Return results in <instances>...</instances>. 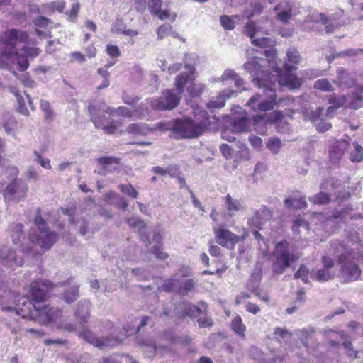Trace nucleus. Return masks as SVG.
Listing matches in <instances>:
<instances>
[{"label":"nucleus","mask_w":363,"mask_h":363,"mask_svg":"<svg viewBox=\"0 0 363 363\" xmlns=\"http://www.w3.org/2000/svg\"><path fill=\"white\" fill-rule=\"evenodd\" d=\"M267 64L266 59L255 57L243 65V68L252 76L255 85L264 88V94H255L247 103V106L255 112L270 111L278 104L275 94L276 82L279 86L293 89L298 88L301 84V79L293 73L296 69L295 66L285 65L283 74L279 70H275L276 74L271 75L266 69Z\"/></svg>","instance_id":"1"},{"label":"nucleus","mask_w":363,"mask_h":363,"mask_svg":"<svg viewBox=\"0 0 363 363\" xmlns=\"http://www.w3.org/2000/svg\"><path fill=\"white\" fill-rule=\"evenodd\" d=\"M88 110L95 126L102 129L108 134L115 133L118 128L122 125V122L119 120L105 117L102 115L103 113H107L109 116L118 115L127 118L136 117L138 118H142L144 115L142 105L131 111L125 106L114 108L108 106L104 101L89 105Z\"/></svg>","instance_id":"2"},{"label":"nucleus","mask_w":363,"mask_h":363,"mask_svg":"<svg viewBox=\"0 0 363 363\" xmlns=\"http://www.w3.org/2000/svg\"><path fill=\"white\" fill-rule=\"evenodd\" d=\"M331 249L340 265V277L346 282L357 280L361 275L359 264L363 263V255L339 241L333 242Z\"/></svg>","instance_id":"3"},{"label":"nucleus","mask_w":363,"mask_h":363,"mask_svg":"<svg viewBox=\"0 0 363 363\" xmlns=\"http://www.w3.org/2000/svg\"><path fill=\"white\" fill-rule=\"evenodd\" d=\"M57 285H54L50 281L46 279L36 280L30 284V294L32 299L25 296H20L18 303L13 308L16 313L23 318L35 319V312L37 311L38 306L34 303H40L46 298L48 291ZM8 311L13 310L12 307L4 308Z\"/></svg>","instance_id":"4"},{"label":"nucleus","mask_w":363,"mask_h":363,"mask_svg":"<svg viewBox=\"0 0 363 363\" xmlns=\"http://www.w3.org/2000/svg\"><path fill=\"white\" fill-rule=\"evenodd\" d=\"M90 307L91 303L87 300L80 301L77 303L74 316L78 320L79 324L83 325L88 321L90 316ZM79 335L90 344L99 348L115 346L121 343L123 340V338L119 337L111 340L109 337L101 340L95 337V335L84 325H82V328L79 330Z\"/></svg>","instance_id":"5"},{"label":"nucleus","mask_w":363,"mask_h":363,"mask_svg":"<svg viewBox=\"0 0 363 363\" xmlns=\"http://www.w3.org/2000/svg\"><path fill=\"white\" fill-rule=\"evenodd\" d=\"M199 115L201 120L199 117L196 121L189 118L176 120L171 127L172 131L184 138H193L202 135L209 124L208 116L205 111H201Z\"/></svg>","instance_id":"6"},{"label":"nucleus","mask_w":363,"mask_h":363,"mask_svg":"<svg viewBox=\"0 0 363 363\" xmlns=\"http://www.w3.org/2000/svg\"><path fill=\"white\" fill-rule=\"evenodd\" d=\"M37 230H31L29 233V240L34 245L44 251L48 250L56 242L58 235L49 229L46 222L42 218L40 210L37 209V214L34 220Z\"/></svg>","instance_id":"7"},{"label":"nucleus","mask_w":363,"mask_h":363,"mask_svg":"<svg viewBox=\"0 0 363 363\" xmlns=\"http://www.w3.org/2000/svg\"><path fill=\"white\" fill-rule=\"evenodd\" d=\"M35 314L36 317L34 320L42 325L52 324L58 329H64L70 332L77 330L76 325L67 323L62 311L57 308L48 305L43 307L38 306Z\"/></svg>","instance_id":"8"},{"label":"nucleus","mask_w":363,"mask_h":363,"mask_svg":"<svg viewBox=\"0 0 363 363\" xmlns=\"http://www.w3.org/2000/svg\"><path fill=\"white\" fill-rule=\"evenodd\" d=\"M299 255L289 252V243L284 240L278 242L272 254V270L275 274H281L299 259Z\"/></svg>","instance_id":"9"},{"label":"nucleus","mask_w":363,"mask_h":363,"mask_svg":"<svg viewBox=\"0 0 363 363\" xmlns=\"http://www.w3.org/2000/svg\"><path fill=\"white\" fill-rule=\"evenodd\" d=\"M284 118L281 111H274L269 113L254 116L252 121L255 130L261 135H264L265 130L262 129L261 126L275 123L277 132L280 133H288L289 130V124L284 121Z\"/></svg>","instance_id":"10"},{"label":"nucleus","mask_w":363,"mask_h":363,"mask_svg":"<svg viewBox=\"0 0 363 363\" xmlns=\"http://www.w3.org/2000/svg\"><path fill=\"white\" fill-rule=\"evenodd\" d=\"M39 54L40 50L38 48L23 47L19 52H16V50L13 52L2 50L1 58L3 61H11V63L16 62L19 69L23 71L29 66L28 58L37 57Z\"/></svg>","instance_id":"11"},{"label":"nucleus","mask_w":363,"mask_h":363,"mask_svg":"<svg viewBox=\"0 0 363 363\" xmlns=\"http://www.w3.org/2000/svg\"><path fill=\"white\" fill-rule=\"evenodd\" d=\"M325 335L328 340V353L337 352L340 348V343H342L350 358L355 359L357 357V351L353 348L350 342L346 340V335L344 332H337L330 330L325 331Z\"/></svg>","instance_id":"12"},{"label":"nucleus","mask_w":363,"mask_h":363,"mask_svg":"<svg viewBox=\"0 0 363 363\" xmlns=\"http://www.w3.org/2000/svg\"><path fill=\"white\" fill-rule=\"evenodd\" d=\"M181 94L178 90L167 89L157 99L149 100L152 108L159 111L172 110L176 108L181 99Z\"/></svg>","instance_id":"13"},{"label":"nucleus","mask_w":363,"mask_h":363,"mask_svg":"<svg viewBox=\"0 0 363 363\" xmlns=\"http://www.w3.org/2000/svg\"><path fill=\"white\" fill-rule=\"evenodd\" d=\"M243 234L241 236L236 235L230 232L224 225L213 227L215 238L216 242L225 247H233L236 243L245 240L248 236L245 228H242Z\"/></svg>","instance_id":"14"},{"label":"nucleus","mask_w":363,"mask_h":363,"mask_svg":"<svg viewBox=\"0 0 363 363\" xmlns=\"http://www.w3.org/2000/svg\"><path fill=\"white\" fill-rule=\"evenodd\" d=\"M362 101L363 87L359 86L351 96H332L329 99V103L335 108L345 106L350 108L357 109L361 106Z\"/></svg>","instance_id":"15"},{"label":"nucleus","mask_w":363,"mask_h":363,"mask_svg":"<svg viewBox=\"0 0 363 363\" xmlns=\"http://www.w3.org/2000/svg\"><path fill=\"white\" fill-rule=\"evenodd\" d=\"M273 217L272 211L266 206L262 205L259 209L253 211L247 218V225L253 229L262 230L267 222Z\"/></svg>","instance_id":"16"},{"label":"nucleus","mask_w":363,"mask_h":363,"mask_svg":"<svg viewBox=\"0 0 363 363\" xmlns=\"http://www.w3.org/2000/svg\"><path fill=\"white\" fill-rule=\"evenodd\" d=\"M323 268L313 270L311 272V279L319 282L328 281L333 279L335 275L333 269L335 262L329 257L323 256L322 257Z\"/></svg>","instance_id":"17"},{"label":"nucleus","mask_w":363,"mask_h":363,"mask_svg":"<svg viewBox=\"0 0 363 363\" xmlns=\"http://www.w3.org/2000/svg\"><path fill=\"white\" fill-rule=\"evenodd\" d=\"M190 275L191 269L189 267L183 266L174 273L172 278L166 279L160 289L164 291H174L179 294L182 284L181 278L188 277Z\"/></svg>","instance_id":"18"},{"label":"nucleus","mask_w":363,"mask_h":363,"mask_svg":"<svg viewBox=\"0 0 363 363\" xmlns=\"http://www.w3.org/2000/svg\"><path fill=\"white\" fill-rule=\"evenodd\" d=\"M28 189V187L23 181L16 179L6 188L4 191L5 199L18 202L26 196Z\"/></svg>","instance_id":"19"},{"label":"nucleus","mask_w":363,"mask_h":363,"mask_svg":"<svg viewBox=\"0 0 363 363\" xmlns=\"http://www.w3.org/2000/svg\"><path fill=\"white\" fill-rule=\"evenodd\" d=\"M28 40V35L27 33L21 30H17L16 29H11L6 32H4L1 41L6 48L3 50L7 52L15 51V45L18 42L26 43Z\"/></svg>","instance_id":"20"},{"label":"nucleus","mask_w":363,"mask_h":363,"mask_svg":"<svg viewBox=\"0 0 363 363\" xmlns=\"http://www.w3.org/2000/svg\"><path fill=\"white\" fill-rule=\"evenodd\" d=\"M270 4L277 3L274 11L275 17L282 23H287L293 16V3L290 0H268Z\"/></svg>","instance_id":"21"},{"label":"nucleus","mask_w":363,"mask_h":363,"mask_svg":"<svg viewBox=\"0 0 363 363\" xmlns=\"http://www.w3.org/2000/svg\"><path fill=\"white\" fill-rule=\"evenodd\" d=\"M245 33L251 38L252 44L259 47H267L270 43L269 38L259 36V31L252 21H249L245 26Z\"/></svg>","instance_id":"22"},{"label":"nucleus","mask_w":363,"mask_h":363,"mask_svg":"<svg viewBox=\"0 0 363 363\" xmlns=\"http://www.w3.org/2000/svg\"><path fill=\"white\" fill-rule=\"evenodd\" d=\"M185 69L186 71L178 75L174 81V85L179 94L183 93L184 87L189 84H191L194 79V72L195 68L191 65H186Z\"/></svg>","instance_id":"23"},{"label":"nucleus","mask_w":363,"mask_h":363,"mask_svg":"<svg viewBox=\"0 0 363 363\" xmlns=\"http://www.w3.org/2000/svg\"><path fill=\"white\" fill-rule=\"evenodd\" d=\"M100 165L99 174L106 175L119 169V161L113 157H101L96 160Z\"/></svg>","instance_id":"24"},{"label":"nucleus","mask_w":363,"mask_h":363,"mask_svg":"<svg viewBox=\"0 0 363 363\" xmlns=\"http://www.w3.org/2000/svg\"><path fill=\"white\" fill-rule=\"evenodd\" d=\"M340 88H349L354 86L356 83V79L354 76L342 67H339L337 70V79L333 80Z\"/></svg>","instance_id":"25"},{"label":"nucleus","mask_w":363,"mask_h":363,"mask_svg":"<svg viewBox=\"0 0 363 363\" xmlns=\"http://www.w3.org/2000/svg\"><path fill=\"white\" fill-rule=\"evenodd\" d=\"M0 259H1L4 264L11 267L21 266L23 262L22 259H18L15 252L7 246H3L0 248Z\"/></svg>","instance_id":"26"},{"label":"nucleus","mask_w":363,"mask_h":363,"mask_svg":"<svg viewBox=\"0 0 363 363\" xmlns=\"http://www.w3.org/2000/svg\"><path fill=\"white\" fill-rule=\"evenodd\" d=\"M235 94V91L231 89H225L222 91L216 99H212L206 105L207 108L213 111L216 108H223L227 99H230Z\"/></svg>","instance_id":"27"},{"label":"nucleus","mask_w":363,"mask_h":363,"mask_svg":"<svg viewBox=\"0 0 363 363\" xmlns=\"http://www.w3.org/2000/svg\"><path fill=\"white\" fill-rule=\"evenodd\" d=\"M348 145V143L345 140H337L333 143L329 150L330 160L335 162L338 161L344 155Z\"/></svg>","instance_id":"28"},{"label":"nucleus","mask_w":363,"mask_h":363,"mask_svg":"<svg viewBox=\"0 0 363 363\" xmlns=\"http://www.w3.org/2000/svg\"><path fill=\"white\" fill-rule=\"evenodd\" d=\"M306 21L321 22L323 24L325 25V30L328 33H333L335 29L340 26V25L337 23H333L330 22V21L321 13L313 14L311 16L307 17Z\"/></svg>","instance_id":"29"},{"label":"nucleus","mask_w":363,"mask_h":363,"mask_svg":"<svg viewBox=\"0 0 363 363\" xmlns=\"http://www.w3.org/2000/svg\"><path fill=\"white\" fill-rule=\"evenodd\" d=\"M225 203L226 209L230 216L235 215L238 211L245 210V206L241 200L233 198L230 194H227L225 197Z\"/></svg>","instance_id":"30"},{"label":"nucleus","mask_w":363,"mask_h":363,"mask_svg":"<svg viewBox=\"0 0 363 363\" xmlns=\"http://www.w3.org/2000/svg\"><path fill=\"white\" fill-rule=\"evenodd\" d=\"M155 128L150 127L145 123H134L128 125L126 128V132L133 135H147L152 132Z\"/></svg>","instance_id":"31"},{"label":"nucleus","mask_w":363,"mask_h":363,"mask_svg":"<svg viewBox=\"0 0 363 363\" xmlns=\"http://www.w3.org/2000/svg\"><path fill=\"white\" fill-rule=\"evenodd\" d=\"M150 320V317L144 316V317H143L141 318L139 325H134L132 327H125L124 328V330H125V334H122L121 335H116V336H115L113 335H111V336L109 337H110L111 340H114L116 337L123 338V340H122V341H123L126 336H129V335H131L133 334L136 333L138 331H139V330L141 328H143V326L147 325V323H149Z\"/></svg>","instance_id":"32"},{"label":"nucleus","mask_w":363,"mask_h":363,"mask_svg":"<svg viewBox=\"0 0 363 363\" xmlns=\"http://www.w3.org/2000/svg\"><path fill=\"white\" fill-rule=\"evenodd\" d=\"M128 224L133 228L138 229L140 238L143 242L149 240L148 235L146 233L145 223L143 220L138 218H131L127 219Z\"/></svg>","instance_id":"33"},{"label":"nucleus","mask_w":363,"mask_h":363,"mask_svg":"<svg viewBox=\"0 0 363 363\" xmlns=\"http://www.w3.org/2000/svg\"><path fill=\"white\" fill-rule=\"evenodd\" d=\"M11 237L15 244H22V240L26 238L21 223H13L9 227Z\"/></svg>","instance_id":"34"},{"label":"nucleus","mask_w":363,"mask_h":363,"mask_svg":"<svg viewBox=\"0 0 363 363\" xmlns=\"http://www.w3.org/2000/svg\"><path fill=\"white\" fill-rule=\"evenodd\" d=\"M262 272L260 267L257 266L252 273L250 279L247 281V287L249 291H255L259 289L262 279Z\"/></svg>","instance_id":"35"},{"label":"nucleus","mask_w":363,"mask_h":363,"mask_svg":"<svg viewBox=\"0 0 363 363\" xmlns=\"http://www.w3.org/2000/svg\"><path fill=\"white\" fill-rule=\"evenodd\" d=\"M201 307L199 308L192 303H185L184 313L190 317H197L205 315L206 312V305L204 303H201Z\"/></svg>","instance_id":"36"},{"label":"nucleus","mask_w":363,"mask_h":363,"mask_svg":"<svg viewBox=\"0 0 363 363\" xmlns=\"http://www.w3.org/2000/svg\"><path fill=\"white\" fill-rule=\"evenodd\" d=\"M250 130V119L246 117H242L236 119L232 124L231 131L235 133H242Z\"/></svg>","instance_id":"37"},{"label":"nucleus","mask_w":363,"mask_h":363,"mask_svg":"<svg viewBox=\"0 0 363 363\" xmlns=\"http://www.w3.org/2000/svg\"><path fill=\"white\" fill-rule=\"evenodd\" d=\"M231 329L235 333L241 337H245L246 327L242 322V319L240 315H237L231 322Z\"/></svg>","instance_id":"38"},{"label":"nucleus","mask_w":363,"mask_h":363,"mask_svg":"<svg viewBox=\"0 0 363 363\" xmlns=\"http://www.w3.org/2000/svg\"><path fill=\"white\" fill-rule=\"evenodd\" d=\"M162 338L170 342L183 344L184 345H189L192 342L191 338L187 335L176 336L170 332L166 333Z\"/></svg>","instance_id":"39"},{"label":"nucleus","mask_w":363,"mask_h":363,"mask_svg":"<svg viewBox=\"0 0 363 363\" xmlns=\"http://www.w3.org/2000/svg\"><path fill=\"white\" fill-rule=\"evenodd\" d=\"M157 38L159 40L164 39V38H166L167 36L177 38L178 35L177 33L172 30V27L170 25H167V24H164V25L160 26L157 29Z\"/></svg>","instance_id":"40"},{"label":"nucleus","mask_w":363,"mask_h":363,"mask_svg":"<svg viewBox=\"0 0 363 363\" xmlns=\"http://www.w3.org/2000/svg\"><path fill=\"white\" fill-rule=\"evenodd\" d=\"M314 333L313 328L303 329L296 332V335L300 339L301 342L306 347H308L310 341L312 339V336Z\"/></svg>","instance_id":"41"},{"label":"nucleus","mask_w":363,"mask_h":363,"mask_svg":"<svg viewBox=\"0 0 363 363\" xmlns=\"http://www.w3.org/2000/svg\"><path fill=\"white\" fill-rule=\"evenodd\" d=\"M266 147L272 154H277L282 147V143L279 138L272 137L267 141Z\"/></svg>","instance_id":"42"},{"label":"nucleus","mask_w":363,"mask_h":363,"mask_svg":"<svg viewBox=\"0 0 363 363\" xmlns=\"http://www.w3.org/2000/svg\"><path fill=\"white\" fill-rule=\"evenodd\" d=\"M284 203L288 208H305L307 206V203L303 197L299 199H286L284 200Z\"/></svg>","instance_id":"43"},{"label":"nucleus","mask_w":363,"mask_h":363,"mask_svg":"<svg viewBox=\"0 0 363 363\" xmlns=\"http://www.w3.org/2000/svg\"><path fill=\"white\" fill-rule=\"evenodd\" d=\"M79 295V286L73 285L64 294V300L67 303H73L78 297Z\"/></svg>","instance_id":"44"},{"label":"nucleus","mask_w":363,"mask_h":363,"mask_svg":"<svg viewBox=\"0 0 363 363\" xmlns=\"http://www.w3.org/2000/svg\"><path fill=\"white\" fill-rule=\"evenodd\" d=\"M354 150L350 152V159L353 162H359L363 160V147L357 142L353 143Z\"/></svg>","instance_id":"45"},{"label":"nucleus","mask_w":363,"mask_h":363,"mask_svg":"<svg viewBox=\"0 0 363 363\" xmlns=\"http://www.w3.org/2000/svg\"><path fill=\"white\" fill-rule=\"evenodd\" d=\"M314 88L323 91H333L335 90L329 80L325 78L316 80L314 83Z\"/></svg>","instance_id":"46"},{"label":"nucleus","mask_w":363,"mask_h":363,"mask_svg":"<svg viewBox=\"0 0 363 363\" xmlns=\"http://www.w3.org/2000/svg\"><path fill=\"white\" fill-rule=\"evenodd\" d=\"M118 189L121 192L130 198L136 199L138 196V192L130 184H121L118 185Z\"/></svg>","instance_id":"47"},{"label":"nucleus","mask_w":363,"mask_h":363,"mask_svg":"<svg viewBox=\"0 0 363 363\" xmlns=\"http://www.w3.org/2000/svg\"><path fill=\"white\" fill-rule=\"evenodd\" d=\"M330 200V196L328 194L320 192L311 196L309 201L314 204L322 205L328 203Z\"/></svg>","instance_id":"48"},{"label":"nucleus","mask_w":363,"mask_h":363,"mask_svg":"<svg viewBox=\"0 0 363 363\" xmlns=\"http://www.w3.org/2000/svg\"><path fill=\"white\" fill-rule=\"evenodd\" d=\"M323 111V108H318L316 111L312 110H308L307 108L303 109V114L304 117L313 122L318 121V120H322L320 118L321 112Z\"/></svg>","instance_id":"49"},{"label":"nucleus","mask_w":363,"mask_h":363,"mask_svg":"<svg viewBox=\"0 0 363 363\" xmlns=\"http://www.w3.org/2000/svg\"><path fill=\"white\" fill-rule=\"evenodd\" d=\"M196 282L194 279H189L182 281L179 294L185 296L192 291L195 287Z\"/></svg>","instance_id":"50"},{"label":"nucleus","mask_w":363,"mask_h":363,"mask_svg":"<svg viewBox=\"0 0 363 363\" xmlns=\"http://www.w3.org/2000/svg\"><path fill=\"white\" fill-rule=\"evenodd\" d=\"M12 92L16 96L18 104V111L21 113H22L25 116H28L29 114V111L26 107V103L25 101V99L22 96H21L18 91H15L14 89L12 90Z\"/></svg>","instance_id":"51"},{"label":"nucleus","mask_w":363,"mask_h":363,"mask_svg":"<svg viewBox=\"0 0 363 363\" xmlns=\"http://www.w3.org/2000/svg\"><path fill=\"white\" fill-rule=\"evenodd\" d=\"M204 88L205 86L202 84H196L192 82L189 86H188L187 91L191 97L199 96L203 93Z\"/></svg>","instance_id":"52"},{"label":"nucleus","mask_w":363,"mask_h":363,"mask_svg":"<svg viewBox=\"0 0 363 363\" xmlns=\"http://www.w3.org/2000/svg\"><path fill=\"white\" fill-rule=\"evenodd\" d=\"M138 343L142 345L150 348L151 352H155L159 348H166L168 346L165 344H161L160 342L157 343L153 340H139Z\"/></svg>","instance_id":"53"},{"label":"nucleus","mask_w":363,"mask_h":363,"mask_svg":"<svg viewBox=\"0 0 363 363\" xmlns=\"http://www.w3.org/2000/svg\"><path fill=\"white\" fill-rule=\"evenodd\" d=\"M311 278V272L305 265H301L299 269L294 274L295 279H301L304 283L308 282V278Z\"/></svg>","instance_id":"54"},{"label":"nucleus","mask_w":363,"mask_h":363,"mask_svg":"<svg viewBox=\"0 0 363 363\" xmlns=\"http://www.w3.org/2000/svg\"><path fill=\"white\" fill-rule=\"evenodd\" d=\"M238 74L233 69H225L218 81L222 82L223 84H227L228 80H233L237 77Z\"/></svg>","instance_id":"55"},{"label":"nucleus","mask_w":363,"mask_h":363,"mask_svg":"<svg viewBox=\"0 0 363 363\" xmlns=\"http://www.w3.org/2000/svg\"><path fill=\"white\" fill-rule=\"evenodd\" d=\"M359 53H363V49H357V50L350 49V50L344 51V52H338V53L336 54L335 56H333V57L330 56V57H328V61L329 63H330L332 62V60L335 57L354 56V55H358Z\"/></svg>","instance_id":"56"},{"label":"nucleus","mask_w":363,"mask_h":363,"mask_svg":"<svg viewBox=\"0 0 363 363\" xmlns=\"http://www.w3.org/2000/svg\"><path fill=\"white\" fill-rule=\"evenodd\" d=\"M303 228L306 231L308 230V223L304 219H296L293 225V230L294 234L298 235L301 233L300 229Z\"/></svg>","instance_id":"57"},{"label":"nucleus","mask_w":363,"mask_h":363,"mask_svg":"<svg viewBox=\"0 0 363 363\" xmlns=\"http://www.w3.org/2000/svg\"><path fill=\"white\" fill-rule=\"evenodd\" d=\"M288 60L294 64H298L301 62V56L297 50L289 48L287 51Z\"/></svg>","instance_id":"58"},{"label":"nucleus","mask_w":363,"mask_h":363,"mask_svg":"<svg viewBox=\"0 0 363 363\" xmlns=\"http://www.w3.org/2000/svg\"><path fill=\"white\" fill-rule=\"evenodd\" d=\"M242 149L237 152L235 155V160H248L250 158V150L246 145H242Z\"/></svg>","instance_id":"59"},{"label":"nucleus","mask_w":363,"mask_h":363,"mask_svg":"<svg viewBox=\"0 0 363 363\" xmlns=\"http://www.w3.org/2000/svg\"><path fill=\"white\" fill-rule=\"evenodd\" d=\"M162 5V0H149L148 1L149 10L154 15H156V13H159V11L161 10Z\"/></svg>","instance_id":"60"},{"label":"nucleus","mask_w":363,"mask_h":363,"mask_svg":"<svg viewBox=\"0 0 363 363\" xmlns=\"http://www.w3.org/2000/svg\"><path fill=\"white\" fill-rule=\"evenodd\" d=\"M51 11H58L62 13L65 7V3L62 0L52 1L46 6Z\"/></svg>","instance_id":"61"},{"label":"nucleus","mask_w":363,"mask_h":363,"mask_svg":"<svg viewBox=\"0 0 363 363\" xmlns=\"http://www.w3.org/2000/svg\"><path fill=\"white\" fill-rule=\"evenodd\" d=\"M17 126L16 121L11 118L8 121H5L3 123V127L8 134H11L16 130Z\"/></svg>","instance_id":"62"},{"label":"nucleus","mask_w":363,"mask_h":363,"mask_svg":"<svg viewBox=\"0 0 363 363\" xmlns=\"http://www.w3.org/2000/svg\"><path fill=\"white\" fill-rule=\"evenodd\" d=\"M222 26L227 30H233L235 28L233 20L228 16H221L220 18Z\"/></svg>","instance_id":"63"},{"label":"nucleus","mask_w":363,"mask_h":363,"mask_svg":"<svg viewBox=\"0 0 363 363\" xmlns=\"http://www.w3.org/2000/svg\"><path fill=\"white\" fill-rule=\"evenodd\" d=\"M35 160L37 161L43 168L50 169L51 165L50 160L48 158H43L38 152H34Z\"/></svg>","instance_id":"64"}]
</instances>
